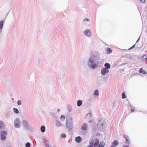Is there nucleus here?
<instances>
[{
  "label": "nucleus",
  "mask_w": 147,
  "mask_h": 147,
  "mask_svg": "<svg viewBox=\"0 0 147 147\" xmlns=\"http://www.w3.org/2000/svg\"><path fill=\"white\" fill-rule=\"evenodd\" d=\"M104 122L102 120H99L97 125L98 129L101 131L103 130L104 128Z\"/></svg>",
  "instance_id": "nucleus-1"
},
{
  "label": "nucleus",
  "mask_w": 147,
  "mask_h": 147,
  "mask_svg": "<svg viewBox=\"0 0 147 147\" xmlns=\"http://www.w3.org/2000/svg\"><path fill=\"white\" fill-rule=\"evenodd\" d=\"M92 59L93 58L91 57L89 59L88 64L90 67L93 69H94L97 67V65L95 63H93Z\"/></svg>",
  "instance_id": "nucleus-2"
},
{
  "label": "nucleus",
  "mask_w": 147,
  "mask_h": 147,
  "mask_svg": "<svg viewBox=\"0 0 147 147\" xmlns=\"http://www.w3.org/2000/svg\"><path fill=\"white\" fill-rule=\"evenodd\" d=\"M20 119L19 118H16L14 121V124L15 127L17 128L19 127Z\"/></svg>",
  "instance_id": "nucleus-3"
},
{
  "label": "nucleus",
  "mask_w": 147,
  "mask_h": 147,
  "mask_svg": "<svg viewBox=\"0 0 147 147\" xmlns=\"http://www.w3.org/2000/svg\"><path fill=\"white\" fill-rule=\"evenodd\" d=\"M7 133L4 131H2L1 134V138L2 140H4L6 138Z\"/></svg>",
  "instance_id": "nucleus-4"
},
{
  "label": "nucleus",
  "mask_w": 147,
  "mask_h": 147,
  "mask_svg": "<svg viewBox=\"0 0 147 147\" xmlns=\"http://www.w3.org/2000/svg\"><path fill=\"white\" fill-rule=\"evenodd\" d=\"M109 72V70L105 68H102L101 70V73L102 75H105L106 73Z\"/></svg>",
  "instance_id": "nucleus-5"
},
{
  "label": "nucleus",
  "mask_w": 147,
  "mask_h": 147,
  "mask_svg": "<svg viewBox=\"0 0 147 147\" xmlns=\"http://www.w3.org/2000/svg\"><path fill=\"white\" fill-rule=\"evenodd\" d=\"M87 124L86 123H84L81 127V129L84 130H86L87 129Z\"/></svg>",
  "instance_id": "nucleus-6"
},
{
  "label": "nucleus",
  "mask_w": 147,
  "mask_h": 147,
  "mask_svg": "<svg viewBox=\"0 0 147 147\" xmlns=\"http://www.w3.org/2000/svg\"><path fill=\"white\" fill-rule=\"evenodd\" d=\"M82 140V138L80 136H78L76 138L75 140L77 143L80 142Z\"/></svg>",
  "instance_id": "nucleus-7"
},
{
  "label": "nucleus",
  "mask_w": 147,
  "mask_h": 147,
  "mask_svg": "<svg viewBox=\"0 0 147 147\" xmlns=\"http://www.w3.org/2000/svg\"><path fill=\"white\" fill-rule=\"evenodd\" d=\"M118 143L117 140H115L112 143L111 147H116L118 145Z\"/></svg>",
  "instance_id": "nucleus-8"
},
{
  "label": "nucleus",
  "mask_w": 147,
  "mask_h": 147,
  "mask_svg": "<svg viewBox=\"0 0 147 147\" xmlns=\"http://www.w3.org/2000/svg\"><path fill=\"white\" fill-rule=\"evenodd\" d=\"M84 33L85 35L88 36H90L91 35L90 32L89 30L85 31L84 32Z\"/></svg>",
  "instance_id": "nucleus-9"
},
{
  "label": "nucleus",
  "mask_w": 147,
  "mask_h": 147,
  "mask_svg": "<svg viewBox=\"0 0 147 147\" xmlns=\"http://www.w3.org/2000/svg\"><path fill=\"white\" fill-rule=\"evenodd\" d=\"M105 144L103 142H101L98 146L97 147H103L105 145Z\"/></svg>",
  "instance_id": "nucleus-10"
},
{
  "label": "nucleus",
  "mask_w": 147,
  "mask_h": 147,
  "mask_svg": "<svg viewBox=\"0 0 147 147\" xmlns=\"http://www.w3.org/2000/svg\"><path fill=\"white\" fill-rule=\"evenodd\" d=\"M4 127V123L2 121H0V130Z\"/></svg>",
  "instance_id": "nucleus-11"
},
{
  "label": "nucleus",
  "mask_w": 147,
  "mask_h": 147,
  "mask_svg": "<svg viewBox=\"0 0 147 147\" xmlns=\"http://www.w3.org/2000/svg\"><path fill=\"white\" fill-rule=\"evenodd\" d=\"M139 72L140 73H142L143 74H146V72L143 70V69L142 68H141L139 70Z\"/></svg>",
  "instance_id": "nucleus-12"
},
{
  "label": "nucleus",
  "mask_w": 147,
  "mask_h": 147,
  "mask_svg": "<svg viewBox=\"0 0 147 147\" xmlns=\"http://www.w3.org/2000/svg\"><path fill=\"white\" fill-rule=\"evenodd\" d=\"M23 124L24 126L25 127L28 126V123L26 121L24 120L23 121Z\"/></svg>",
  "instance_id": "nucleus-13"
},
{
  "label": "nucleus",
  "mask_w": 147,
  "mask_h": 147,
  "mask_svg": "<svg viewBox=\"0 0 147 147\" xmlns=\"http://www.w3.org/2000/svg\"><path fill=\"white\" fill-rule=\"evenodd\" d=\"M105 68L108 69H109L110 67V65L108 63H106L105 64Z\"/></svg>",
  "instance_id": "nucleus-14"
},
{
  "label": "nucleus",
  "mask_w": 147,
  "mask_h": 147,
  "mask_svg": "<svg viewBox=\"0 0 147 147\" xmlns=\"http://www.w3.org/2000/svg\"><path fill=\"white\" fill-rule=\"evenodd\" d=\"M99 142L98 140L96 139L95 140V142L94 144V147H96V146L97 145L99 144Z\"/></svg>",
  "instance_id": "nucleus-15"
},
{
  "label": "nucleus",
  "mask_w": 147,
  "mask_h": 147,
  "mask_svg": "<svg viewBox=\"0 0 147 147\" xmlns=\"http://www.w3.org/2000/svg\"><path fill=\"white\" fill-rule=\"evenodd\" d=\"M82 101L81 100H78L77 102V105L78 106H80L82 104Z\"/></svg>",
  "instance_id": "nucleus-16"
},
{
  "label": "nucleus",
  "mask_w": 147,
  "mask_h": 147,
  "mask_svg": "<svg viewBox=\"0 0 147 147\" xmlns=\"http://www.w3.org/2000/svg\"><path fill=\"white\" fill-rule=\"evenodd\" d=\"M40 130L41 132H43L45 131V127L44 126H42L41 127Z\"/></svg>",
  "instance_id": "nucleus-17"
},
{
  "label": "nucleus",
  "mask_w": 147,
  "mask_h": 147,
  "mask_svg": "<svg viewBox=\"0 0 147 147\" xmlns=\"http://www.w3.org/2000/svg\"><path fill=\"white\" fill-rule=\"evenodd\" d=\"M107 52L108 53L110 54L112 53V50L110 48H108L107 49Z\"/></svg>",
  "instance_id": "nucleus-18"
},
{
  "label": "nucleus",
  "mask_w": 147,
  "mask_h": 147,
  "mask_svg": "<svg viewBox=\"0 0 147 147\" xmlns=\"http://www.w3.org/2000/svg\"><path fill=\"white\" fill-rule=\"evenodd\" d=\"M94 95L98 96V92L97 90H96L94 92Z\"/></svg>",
  "instance_id": "nucleus-19"
},
{
  "label": "nucleus",
  "mask_w": 147,
  "mask_h": 147,
  "mask_svg": "<svg viewBox=\"0 0 147 147\" xmlns=\"http://www.w3.org/2000/svg\"><path fill=\"white\" fill-rule=\"evenodd\" d=\"M3 21H1L0 22V29H1L3 26Z\"/></svg>",
  "instance_id": "nucleus-20"
},
{
  "label": "nucleus",
  "mask_w": 147,
  "mask_h": 147,
  "mask_svg": "<svg viewBox=\"0 0 147 147\" xmlns=\"http://www.w3.org/2000/svg\"><path fill=\"white\" fill-rule=\"evenodd\" d=\"M13 110L14 111V112L16 113H19V111L17 109L14 108L13 109Z\"/></svg>",
  "instance_id": "nucleus-21"
},
{
  "label": "nucleus",
  "mask_w": 147,
  "mask_h": 147,
  "mask_svg": "<svg viewBox=\"0 0 147 147\" xmlns=\"http://www.w3.org/2000/svg\"><path fill=\"white\" fill-rule=\"evenodd\" d=\"M43 139L45 142H47L49 141L48 139H47L46 137H44L43 138Z\"/></svg>",
  "instance_id": "nucleus-22"
},
{
  "label": "nucleus",
  "mask_w": 147,
  "mask_h": 147,
  "mask_svg": "<svg viewBox=\"0 0 147 147\" xmlns=\"http://www.w3.org/2000/svg\"><path fill=\"white\" fill-rule=\"evenodd\" d=\"M122 98L123 99L125 98H126V96L125 95V94L124 92L122 93Z\"/></svg>",
  "instance_id": "nucleus-23"
},
{
  "label": "nucleus",
  "mask_w": 147,
  "mask_h": 147,
  "mask_svg": "<svg viewBox=\"0 0 147 147\" xmlns=\"http://www.w3.org/2000/svg\"><path fill=\"white\" fill-rule=\"evenodd\" d=\"M66 137V135L64 134H62L61 135V137L62 138H65Z\"/></svg>",
  "instance_id": "nucleus-24"
},
{
  "label": "nucleus",
  "mask_w": 147,
  "mask_h": 147,
  "mask_svg": "<svg viewBox=\"0 0 147 147\" xmlns=\"http://www.w3.org/2000/svg\"><path fill=\"white\" fill-rule=\"evenodd\" d=\"M56 124L57 125L59 126H60L61 125V122L58 121H57V122Z\"/></svg>",
  "instance_id": "nucleus-25"
},
{
  "label": "nucleus",
  "mask_w": 147,
  "mask_h": 147,
  "mask_svg": "<svg viewBox=\"0 0 147 147\" xmlns=\"http://www.w3.org/2000/svg\"><path fill=\"white\" fill-rule=\"evenodd\" d=\"M30 143L29 142L26 143V147H30Z\"/></svg>",
  "instance_id": "nucleus-26"
},
{
  "label": "nucleus",
  "mask_w": 147,
  "mask_h": 147,
  "mask_svg": "<svg viewBox=\"0 0 147 147\" xmlns=\"http://www.w3.org/2000/svg\"><path fill=\"white\" fill-rule=\"evenodd\" d=\"M17 104L18 105H20L21 104V101L20 100H18V101Z\"/></svg>",
  "instance_id": "nucleus-27"
},
{
  "label": "nucleus",
  "mask_w": 147,
  "mask_h": 147,
  "mask_svg": "<svg viewBox=\"0 0 147 147\" xmlns=\"http://www.w3.org/2000/svg\"><path fill=\"white\" fill-rule=\"evenodd\" d=\"M124 137L126 140V142H127V143H129V142H128V141H129V139H128L127 137V136H126V137Z\"/></svg>",
  "instance_id": "nucleus-28"
},
{
  "label": "nucleus",
  "mask_w": 147,
  "mask_h": 147,
  "mask_svg": "<svg viewBox=\"0 0 147 147\" xmlns=\"http://www.w3.org/2000/svg\"><path fill=\"white\" fill-rule=\"evenodd\" d=\"M61 118H63V119H64L65 118V116H64L63 115H61Z\"/></svg>",
  "instance_id": "nucleus-29"
},
{
  "label": "nucleus",
  "mask_w": 147,
  "mask_h": 147,
  "mask_svg": "<svg viewBox=\"0 0 147 147\" xmlns=\"http://www.w3.org/2000/svg\"><path fill=\"white\" fill-rule=\"evenodd\" d=\"M135 45H133L131 47H130V48H129V50H130V49H131L134 48V47H135Z\"/></svg>",
  "instance_id": "nucleus-30"
},
{
  "label": "nucleus",
  "mask_w": 147,
  "mask_h": 147,
  "mask_svg": "<svg viewBox=\"0 0 147 147\" xmlns=\"http://www.w3.org/2000/svg\"><path fill=\"white\" fill-rule=\"evenodd\" d=\"M140 1L143 3H144L145 2V0H140Z\"/></svg>",
  "instance_id": "nucleus-31"
},
{
  "label": "nucleus",
  "mask_w": 147,
  "mask_h": 147,
  "mask_svg": "<svg viewBox=\"0 0 147 147\" xmlns=\"http://www.w3.org/2000/svg\"><path fill=\"white\" fill-rule=\"evenodd\" d=\"M47 147H55L53 146H51V145H48L47 146H46Z\"/></svg>",
  "instance_id": "nucleus-32"
},
{
  "label": "nucleus",
  "mask_w": 147,
  "mask_h": 147,
  "mask_svg": "<svg viewBox=\"0 0 147 147\" xmlns=\"http://www.w3.org/2000/svg\"><path fill=\"white\" fill-rule=\"evenodd\" d=\"M135 111V109H131V112H134Z\"/></svg>",
  "instance_id": "nucleus-33"
},
{
  "label": "nucleus",
  "mask_w": 147,
  "mask_h": 147,
  "mask_svg": "<svg viewBox=\"0 0 147 147\" xmlns=\"http://www.w3.org/2000/svg\"><path fill=\"white\" fill-rule=\"evenodd\" d=\"M87 147H93V146L90 144Z\"/></svg>",
  "instance_id": "nucleus-34"
},
{
  "label": "nucleus",
  "mask_w": 147,
  "mask_h": 147,
  "mask_svg": "<svg viewBox=\"0 0 147 147\" xmlns=\"http://www.w3.org/2000/svg\"><path fill=\"white\" fill-rule=\"evenodd\" d=\"M84 21H88V20L87 18H86L84 20Z\"/></svg>",
  "instance_id": "nucleus-35"
},
{
  "label": "nucleus",
  "mask_w": 147,
  "mask_h": 147,
  "mask_svg": "<svg viewBox=\"0 0 147 147\" xmlns=\"http://www.w3.org/2000/svg\"><path fill=\"white\" fill-rule=\"evenodd\" d=\"M123 147H129L128 145H125V146H123Z\"/></svg>",
  "instance_id": "nucleus-36"
}]
</instances>
